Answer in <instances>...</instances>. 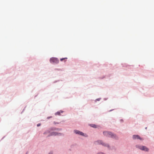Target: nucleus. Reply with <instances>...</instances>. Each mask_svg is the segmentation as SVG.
<instances>
[{"mask_svg":"<svg viewBox=\"0 0 154 154\" xmlns=\"http://www.w3.org/2000/svg\"><path fill=\"white\" fill-rule=\"evenodd\" d=\"M103 134L105 136L112 138H115L116 135L113 134L111 132H109L104 131Z\"/></svg>","mask_w":154,"mask_h":154,"instance_id":"f03ea898","label":"nucleus"},{"mask_svg":"<svg viewBox=\"0 0 154 154\" xmlns=\"http://www.w3.org/2000/svg\"><path fill=\"white\" fill-rule=\"evenodd\" d=\"M100 99H97L96 100H98V101H99L100 100Z\"/></svg>","mask_w":154,"mask_h":154,"instance_id":"f8f14e48","label":"nucleus"},{"mask_svg":"<svg viewBox=\"0 0 154 154\" xmlns=\"http://www.w3.org/2000/svg\"><path fill=\"white\" fill-rule=\"evenodd\" d=\"M51 117H50V118H51ZM49 118H50V117H48V119Z\"/></svg>","mask_w":154,"mask_h":154,"instance_id":"4468645a","label":"nucleus"},{"mask_svg":"<svg viewBox=\"0 0 154 154\" xmlns=\"http://www.w3.org/2000/svg\"><path fill=\"white\" fill-rule=\"evenodd\" d=\"M99 144H102L104 146H106L107 147H109V146L108 144H106L103 143L101 140H99L97 142Z\"/></svg>","mask_w":154,"mask_h":154,"instance_id":"423d86ee","label":"nucleus"},{"mask_svg":"<svg viewBox=\"0 0 154 154\" xmlns=\"http://www.w3.org/2000/svg\"><path fill=\"white\" fill-rule=\"evenodd\" d=\"M50 62L51 63L57 64L58 63L59 60L57 58L52 57L50 59Z\"/></svg>","mask_w":154,"mask_h":154,"instance_id":"7ed1b4c3","label":"nucleus"},{"mask_svg":"<svg viewBox=\"0 0 154 154\" xmlns=\"http://www.w3.org/2000/svg\"><path fill=\"white\" fill-rule=\"evenodd\" d=\"M51 131L50 130H48L45 131L44 133V134H46L49 133V134H48L49 136L52 135L56 136L57 135H60L61 134L60 133H57L55 132H50Z\"/></svg>","mask_w":154,"mask_h":154,"instance_id":"f257e3e1","label":"nucleus"},{"mask_svg":"<svg viewBox=\"0 0 154 154\" xmlns=\"http://www.w3.org/2000/svg\"><path fill=\"white\" fill-rule=\"evenodd\" d=\"M41 124H38L37 125V126L39 127L41 125Z\"/></svg>","mask_w":154,"mask_h":154,"instance_id":"9b49d317","label":"nucleus"},{"mask_svg":"<svg viewBox=\"0 0 154 154\" xmlns=\"http://www.w3.org/2000/svg\"><path fill=\"white\" fill-rule=\"evenodd\" d=\"M60 113H61L60 112H57L55 113V114L56 115H60Z\"/></svg>","mask_w":154,"mask_h":154,"instance_id":"9d476101","label":"nucleus"},{"mask_svg":"<svg viewBox=\"0 0 154 154\" xmlns=\"http://www.w3.org/2000/svg\"><path fill=\"white\" fill-rule=\"evenodd\" d=\"M138 148L140 149L146 151H148L149 150L145 146H139Z\"/></svg>","mask_w":154,"mask_h":154,"instance_id":"20e7f679","label":"nucleus"},{"mask_svg":"<svg viewBox=\"0 0 154 154\" xmlns=\"http://www.w3.org/2000/svg\"><path fill=\"white\" fill-rule=\"evenodd\" d=\"M67 59V58H66V57L63 58H61L60 59V60L61 61H63V60H64L65 61H66V60Z\"/></svg>","mask_w":154,"mask_h":154,"instance_id":"1a4fd4ad","label":"nucleus"},{"mask_svg":"<svg viewBox=\"0 0 154 154\" xmlns=\"http://www.w3.org/2000/svg\"><path fill=\"white\" fill-rule=\"evenodd\" d=\"M99 154H104L102 152H100L99 153Z\"/></svg>","mask_w":154,"mask_h":154,"instance_id":"ddd939ff","label":"nucleus"},{"mask_svg":"<svg viewBox=\"0 0 154 154\" xmlns=\"http://www.w3.org/2000/svg\"><path fill=\"white\" fill-rule=\"evenodd\" d=\"M90 126L93 128H97V126L94 124H91L90 125Z\"/></svg>","mask_w":154,"mask_h":154,"instance_id":"6e6552de","label":"nucleus"},{"mask_svg":"<svg viewBox=\"0 0 154 154\" xmlns=\"http://www.w3.org/2000/svg\"><path fill=\"white\" fill-rule=\"evenodd\" d=\"M74 132L76 134H78L82 136H84V134L83 132L79 131L77 130H75L74 131Z\"/></svg>","mask_w":154,"mask_h":154,"instance_id":"39448f33","label":"nucleus"},{"mask_svg":"<svg viewBox=\"0 0 154 154\" xmlns=\"http://www.w3.org/2000/svg\"><path fill=\"white\" fill-rule=\"evenodd\" d=\"M133 138L134 139H140L141 140H143L142 138H140L139 136L138 135H134L133 136Z\"/></svg>","mask_w":154,"mask_h":154,"instance_id":"0eeeda50","label":"nucleus"}]
</instances>
